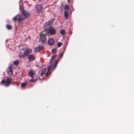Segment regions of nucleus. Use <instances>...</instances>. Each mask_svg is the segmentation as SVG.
<instances>
[{
	"instance_id": "nucleus-25",
	"label": "nucleus",
	"mask_w": 134,
	"mask_h": 134,
	"mask_svg": "<svg viewBox=\"0 0 134 134\" xmlns=\"http://www.w3.org/2000/svg\"><path fill=\"white\" fill-rule=\"evenodd\" d=\"M51 74V72L50 71V70H48V71L46 72V73L45 74V76L46 77H47L50 74Z\"/></svg>"
},
{
	"instance_id": "nucleus-21",
	"label": "nucleus",
	"mask_w": 134,
	"mask_h": 134,
	"mask_svg": "<svg viewBox=\"0 0 134 134\" xmlns=\"http://www.w3.org/2000/svg\"><path fill=\"white\" fill-rule=\"evenodd\" d=\"M19 61L18 60H16L13 62V64L14 65H17L19 64Z\"/></svg>"
},
{
	"instance_id": "nucleus-27",
	"label": "nucleus",
	"mask_w": 134,
	"mask_h": 134,
	"mask_svg": "<svg viewBox=\"0 0 134 134\" xmlns=\"http://www.w3.org/2000/svg\"><path fill=\"white\" fill-rule=\"evenodd\" d=\"M27 85V83L26 82H24L22 83L21 84V86L23 87H25Z\"/></svg>"
},
{
	"instance_id": "nucleus-5",
	"label": "nucleus",
	"mask_w": 134,
	"mask_h": 134,
	"mask_svg": "<svg viewBox=\"0 0 134 134\" xmlns=\"http://www.w3.org/2000/svg\"><path fill=\"white\" fill-rule=\"evenodd\" d=\"M28 61L29 62H32L35 60V57L33 55L30 54L28 55Z\"/></svg>"
},
{
	"instance_id": "nucleus-2",
	"label": "nucleus",
	"mask_w": 134,
	"mask_h": 134,
	"mask_svg": "<svg viewBox=\"0 0 134 134\" xmlns=\"http://www.w3.org/2000/svg\"><path fill=\"white\" fill-rule=\"evenodd\" d=\"M36 9L38 14H40L42 10V7L40 4H37L35 6Z\"/></svg>"
},
{
	"instance_id": "nucleus-14",
	"label": "nucleus",
	"mask_w": 134,
	"mask_h": 134,
	"mask_svg": "<svg viewBox=\"0 0 134 134\" xmlns=\"http://www.w3.org/2000/svg\"><path fill=\"white\" fill-rule=\"evenodd\" d=\"M53 23L52 21L49 20L46 23V26H50Z\"/></svg>"
},
{
	"instance_id": "nucleus-23",
	"label": "nucleus",
	"mask_w": 134,
	"mask_h": 134,
	"mask_svg": "<svg viewBox=\"0 0 134 134\" xmlns=\"http://www.w3.org/2000/svg\"><path fill=\"white\" fill-rule=\"evenodd\" d=\"M56 56V55H53L52 56L51 60L50 61H51V62L53 63V61L55 59Z\"/></svg>"
},
{
	"instance_id": "nucleus-3",
	"label": "nucleus",
	"mask_w": 134,
	"mask_h": 134,
	"mask_svg": "<svg viewBox=\"0 0 134 134\" xmlns=\"http://www.w3.org/2000/svg\"><path fill=\"white\" fill-rule=\"evenodd\" d=\"M40 40L42 41V43H44L46 41V35L43 34H41L40 35Z\"/></svg>"
},
{
	"instance_id": "nucleus-20",
	"label": "nucleus",
	"mask_w": 134,
	"mask_h": 134,
	"mask_svg": "<svg viewBox=\"0 0 134 134\" xmlns=\"http://www.w3.org/2000/svg\"><path fill=\"white\" fill-rule=\"evenodd\" d=\"M19 57L20 58H22L24 57L25 55L24 53L23 54L22 52H20L19 53Z\"/></svg>"
},
{
	"instance_id": "nucleus-16",
	"label": "nucleus",
	"mask_w": 134,
	"mask_h": 134,
	"mask_svg": "<svg viewBox=\"0 0 134 134\" xmlns=\"http://www.w3.org/2000/svg\"><path fill=\"white\" fill-rule=\"evenodd\" d=\"M6 27L7 29L8 30H11L12 28V26L11 25L8 24L6 25Z\"/></svg>"
},
{
	"instance_id": "nucleus-18",
	"label": "nucleus",
	"mask_w": 134,
	"mask_h": 134,
	"mask_svg": "<svg viewBox=\"0 0 134 134\" xmlns=\"http://www.w3.org/2000/svg\"><path fill=\"white\" fill-rule=\"evenodd\" d=\"M58 63V60H55V64L53 66V69H55L57 66Z\"/></svg>"
},
{
	"instance_id": "nucleus-9",
	"label": "nucleus",
	"mask_w": 134,
	"mask_h": 134,
	"mask_svg": "<svg viewBox=\"0 0 134 134\" xmlns=\"http://www.w3.org/2000/svg\"><path fill=\"white\" fill-rule=\"evenodd\" d=\"M7 73L9 75H12L13 72L12 71V68L11 67L9 66L7 69Z\"/></svg>"
},
{
	"instance_id": "nucleus-33",
	"label": "nucleus",
	"mask_w": 134,
	"mask_h": 134,
	"mask_svg": "<svg viewBox=\"0 0 134 134\" xmlns=\"http://www.w3.org/2000/svg\"><path fill=\"white\" fill-rule=\"evenodd\" d=\"M68 0V2L69 3L70 2V0Z\"/></svg>"
},
{
	"instance_id": "nucleus-28",
	"label": "nucleus",
	"mask_w": 134,
	"mask_h": 134,
	"mask_svg": "<svg viewBox=\"0 0 134 134\" xmlns=\"http://www.w3.org/2000/svg\"><path fill=\"white\" fill-rule=\"evenodd\" d=\"M60 33L62 35H64L65 34V32L64 30H61L60 31Z\"/></svg>"
},
{
	"instance_id": "nucleus-11",
	"label": "nucleus",
	"mask_w": 134,
	"mask_h": 134,
	"mask_svg": "<svg viewBox=\"0 0 134 134\" xmlns=\"http://www.w3.org/2000/svg\"><path fill=\"white\" fill-rule=\"evenodd\" d=\"M64 17L66 20H67L69 18L68 12L67 11L65 10L64 12Z\"/></svg>"
},
{
	"instance_id": "nucleus-22",
	"label": "nucleus",
	"mask_w": 134,
	"mask_h": 134,
	"mask_svg": "<svg viewBox=\"0 0 134 134\" xmlns=\"http://www.w3.org/2000/svg\"><path fill=\"white\" fill-rule=\"evenodd\" d=\"M40 51L38 47H36L34 49V51L35 52H37Z\"/></svg>"
},
{
	"instance_id": "nucleus-34",
	"label": "nucleus",
	"mask_w": 134,
	"mask_h": 134,
	"mask_svg": "<svg viewBox=\"0 0 134 134\" xmlns=\"http://www.w3.org/2000/svg\"><path fill=\"white\" fill-rule=\"evenodd\" d=\"M60 9H61V10L62 11L63 9H61V8H60Z\"/></svg>"
},
{
	"instance_id": "nucleus-36",
	"label": "nucleus",
	"mask_w": 134,
	"mask_h": 134,
	"mask_svg": "<svg viewBox=\"0 0 134 134\" xmlns=\"http://www.w3.org/2000/svg\"><path fill=\"white\" fill-rule=\"evenodd\" d=\"M39 0V1H42V0Z\"/></svg>"
},
{
	"instance_id": "nucleus-17",
	"label": "nucleus",
	"mask_w": 134,
	"mask_h": 134,
	"mask_svg": "<svg viewBox=\"0 0 134 134\" xmlns=\"http://www.w3.org/2000/svg\"><path fill=\"white\" fill-rule=\"evenodd\" d=\"M46 70L45 69V68H44L42 70L41 74V76H43V75H44V74L45 73V72H46Z\"/></svg>"
},
{
	"instance_id": "nucleus-7",
	"label": "nucleus",
	"mask_w": 134,
	"mask_h": 134,
	"mask_svg": "<svg viewBox=\"0 0 134 134\" xmlns=\"http://www.w3.org/2000/svg\"><path fill=\"white\" fill-rule=\"evenodd\" d=\"M6 83L5 84L4 86H8L9 84L11 83L12 79L11 78H8L6 79Z\"/></svg>"
},
{
	"instance_id": "nucleus-19",
	"label": "nucleus",
	"mask_w": 134,
	"mask_h": 134,
	"mask_svg": "<svg viewBox=\"0 0 134 134\" xmlns=\"http://www.w3.org/2000/svg\"><path fill=\"white\" fill-rule=\"evenodd\" d=\"M19 15H17L15 16L13 19V21H15L16 20H18V18L19 16Z\"/></svg>"
},
{
	"instance_id": "nucleus-30",
	"label": "nucleus",
	"mask_w": 134,
	"mask_h": 134,
	"mask_svg": "<svg viewBox=\"0 0 134 134\" xmlns=\"http://www.w3.org/2000/svg\"><path fill=\"white\" fill-rule=\"evenodd\" d=\"M1 83L2 85L5 84V79H3L1 82Z\"/></svg>"
},
{
	"instance_id": "nucleus-6",
	"label": "nucleus",
	"mask_w": 134,
	"mask_h": 134,
	"mask_svg": "<svg viewBox=\"0 0 134 134\" xmlns=\"http://www.w3.org/2000/svg\"><path fill=\"white\" fill-rule=\"evenodd\" d=\"M32 51L31 49L28 48L26 49L24 51V53L25 56H27L29 54L31 53Z\"/></svg>"
},
{
	"instance_id": "nucleus-12",
	"label": "nucleus",
	"mask_w": 134,
	"mask_h": 134,
	"mask_svg": "<svg viewBox=\"0 0 134 134\" xmlns=\"http://www.w3.org/2000/svg\"><path fill=\"white\" fill-rule=\"evenodd\" d=\"M25 19L23 18H22L21 17L19 16V18L18 19V22L19 23H21L23 21L24 19Z\"/></svg>"
},
{
	"instance_id": "nucleus-10",
	"label": "nucleus",
	"mask_w": 134,
	"mask_h": 134,
	"mask_svg": "<svg viewBox=\"0 0 134 134\" xmlns=\"http://www.w3.org/2000/svg\"><path fill=\"white\" fill-rule=\"evenodd\" d=\"M48 43L50 46L53 45L54 43V41L53 39L52 38L49 39L48 41Z\"/></svg>"
},
{
	"instance_id": "nucleus-31",
	"label": "nucleus",
	"mask_w": 134,
	"mask_h": 134,
	"mask_svg": "<svg viewBox=\"0 0 134 134\" xmlns=\"http://www.w3.org/2000/svg\"><path fill=\"white\" fill-rule=\"evenodd\" d=\"M56 49H53L52 50V53H54L56 52Z\"/></svg>"
},
{
	"instance_id": "nucleus-35",
	"label": "nucleus",
	"mask_w": 134,
	"mask_h": 134,
	"mask_svg": "<svg viewBox=\"0 0 134 134\" xmlns=\"http://www.w3.org/2000/svg\"><path fill=\"white\" fill-rule=\"evenodd\" d=\"M62 7H63V4H62Z\"/></svg>"
},
{
	"instance_id": "nucleus-24",
	"label": "nucleus",
	"mask_w": 134,
	"mask_h": 134,
	"mask_svg": "<svg viewBox=\"0 0 134 134\" xmlns=\"http://www.w3.org/2000/svg\"><path fill=\"white\" fill-rule=\"evenodd\" d=\"M64 9L65 10H68L69 9V6L67 5H65L64 6Z\"/></svg>"
},
{
	"instance_id": "nucleus-4",
	"label": "nucleus",
	"mask_w": 134,
	"mask_h": 134,
	"mask_svg": "<svg viewBox=\"0 0 134 134\" xmlns=\"http://www.w3.org/2000/svg\"><path fill=\"white\" fill-rule=\"evenodd\" d=\"M22 13L24 18L25 19L29 17L30 16L29 14L26 11L23 10L22 11Z\"/></svg>"
},
{
	"instance_id": "nucleus-13",
	"label": "nucleus",
	"mask_w": 134,
	"mask_h": 134,
	"mask_svg": "<svg viewBox=\"0 0 134 134\" xmlns=\"http://www.w3.org/2000/svg\"><path fill=\"white\" fill-rule=\"evenodd\" d=\"M34 74V71L32 70L30 71L28 73L29 76H31V77L33 76Z\"/></svg>"
},
{
	"instance_id": "nucleus-15",
	"label": "nucleus",
	"mask_w": 134,
	"mask_h": 134,
	"mask_svg": "<svg viewBox=\"0 0 134 134\" xmlns=\"http://www.w3.org/2000/svg\"><path fill=\"white\" fill-rule=\"evenodd\" d=\"M49 63L50 64V65L48 66L47 68L48 70H50L51 69L53 63L51 62V61H50Z\"/></svg>"
},
{
	"instance_id": "nucleus-29",
	"label": "nucleus",
	"mask_w": 134,
	"mask_h": 134,
	"mask_svg": "<svg viewBox=\"0 0 134 134\" xmlns=\"http://www.w3.org/2000/svg\"><path fill=\"white\" fill-rule=\"evenodd\" d=\"M62 45V44L60 42H58L57 44V46L58 47H59Z\"/></svg>"
},
{
	"instance_id": "nucleus-32",
	"label": "nucleus",
	"mask_w": 134,
	"mask_h": 134,
	"mask_svg": "<svg viewBox=\"0 0 134 134\" xmlns=\"http://www.w3.org/2000/svg\"><path fill=\"white\" fill-rule=\"evenodd\" d=\"M63 54H64V53L63 52H60V54H59V55H60V56L61 58L62 57L63 55Z\"/></svg>"
},
{
	"instance_id": "nucleus-26",
	"label": "nucleus",
	"mask_w": 134,
	"mask_h": 134,
	"mask_svg": "<svg viewBox=\"0 0 134 134\" xmlns=\"http://www.w3.org/2000/svg\"><path fill=\"white\" fill-rule=\"evenodd\" d=\"M40 50V51L44 49V46H38Z\"/></svg>"
},
{
	"instance_id": "nucleus-8",
	"label": "nucleus",
	"mask_w": 134,
	"mask_h": 134,
	"mask_svg": "<svg viewBox=\"0 0 134 134\" xmlns=\"http://www.w3.org/2000/svg\"><path fill=\"white\" fill-rule=\"evenodd\" d=\"M31 79L30 80V82H33L35 83L36 81L37 80V76H34L31 77Z\"/></svg>"
},
{
	"instance_id": "nucleus-1",
	"label": "nucleus",
	"mask_w": 134,
	"mask_h": 134,
	"mask_svg": "<svg viewBox=\"0 0 134 134\" xmlns=\"http://www.w3.org/2000/svg\"><path fill=\"white\" fill-rule=\"evenodd\" d=\"M47 34L49 35H53L55 34L56 30L54 27L49 26V28L47 29Z\"/></svg>"
}]
</instances>
